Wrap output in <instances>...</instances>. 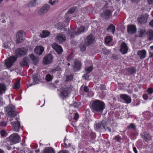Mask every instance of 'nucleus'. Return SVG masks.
Instances as JSON below:
<instances>
[{
    "mask_svg": "<svg viewBox=\"0 0 153 153\" xmlns=\"http://www.w3.org/2000/svg\"><path fill=\"white\" fill-rule=\"evenodd\" d=\"M5 110L8 115L7 119L10 121H12L14 119L15 120L10 123L13 130L19 132L20 127V122L18 117H15L16 113L15 111V107L13 105H10L5 108Z\"/></svg>",
    "mask_w": 153,
    "mask_h": 153,
    "instance_id": "1",
    "label": "nucleus"
},
{
    "mask_svg": "<svg viewBox=\"0 0 153 153\" xmlns=\"http://www.w3.org/2000/svg\"><path fill=\"white\" fill-rule=\"evenodd\" d=\"M80 106V103L76 102H74L72 105H70L67 117L69 121L75 122L77 121L79 117V115L75 110H73V109L75 108L78 109L79 108Z\"/></svg>",
    "mask_w": 153,
    "mask_h": 153,
    "instance_id": "2",
    "label": "nucleus"
},
{
    "mask_svg": "<svg viewBox=\"0 0 153 153\" xmlns=\"http://www.w3.org/2000/svg\"><path fill=\"white\" fill-rule=\"evenodd\" d=\"M91 107L93 110L102 113L105 108V105L102 101L99 100H96L93 102Z\"/></svg>",
    "mask_w": 153,
    "mask_h": 153,
    "instance_id": "3",
    "label": "nucleus"
},
{
    "mask_svg": "<svg viewBox=\"0 0 153 153\" xmlns=\"http://www.w3.org/2000/svg\"><path fill=\"white\" fill-rule=\"evenodd\" d=\"M65 85L62 84L59 86L58 91H59L60 92L59 94V97L62 99L66 98L68 96L69 94V89L64 87Z\"/></svg>",
    "mask_w": 153,
    "mask_h": 153,
    "instance_id": "4",
    "label": "nucleus"
},
{
    "mask_svg": "<svg viewBox=\"0 0 153 153\" xmlns=\"http://www.w3.org/2000/svg\"><path fill=\"white\" fill-rule=\"evenodd\" d=\"M108 122H106L105 120H102L100 123H96L94 125V128L96 131H98L100 130L102 128V125L103 128L106 131H108L109 132L111 131V129L108 126Z\"/></svg>",
    "mask_w": 153,
    "mask_h": 153,
    "instance_id": "5",
    "label": "nucleus"
},
{
    "mask_svg": "<svg viewBox=\"0 0 153 153\" xmlns=\"http://www.w3.org/2000/svg\"><path fill=\"white\" fill-rule=\"evenodd\" d=\"M9 139L10 142L16 144L19 142L20 137L17 133H14L9 136Z\"/></svg>",
    "mask_w": 153,
    "mask_h": 153,
    "instance_id": "6",
    "label": "nucleus"
},
{
    "mask_svg": "<svg viewBox=\"0 0 153 153\" xmlns=\"http://www.w3.org/2000/svg\"><path fill=\"white\" fill-rule=\"evenodd\" d=\"M16 59V57L14 56H10L5 61V64L7 68H10Z\"/></svg>",
    "mask_w": 153,
    "mask_h": 153,
    "instance_id": "7",
    "label": "nucleus"
},
{
    "mask_svg": "<svg viewBox=\"0 0 153 153\" xmlns=\"http://www.w3.org/2000/svg\"><path fill=\"white\" fill-rule=\"evenodd\" d=\"M25 33L23 31H19L16 35V42L17 43L22 42L25 39Z\"/></svg>",
    "mask_w": 153,
    "mask_h": 153,
    "instance_id": "8",
    "label": "nucleus"
},
{
    "mask_svg": "<svg viewBox=\"0 0 153 153\" xmlns=\"http://www.w3.org/2000/svg\"><path fill=\"white\" fill-rule=\"evenodd\" d=\"M53 57L51 54H49L44 56L43 61L44 64L47 65L51 64L52 62Z\"/></svg>",
    "mask_w": 153,
    "mask_h": 153,
    "instance_id": "9",
    "label": "nucleus"
},
{
    "mask_svg": "<svg viewBox=\"0 0 153 153\" xmlns=\"http://www.w3.org/2000/svg\"><path fill=\"white\" fill-rule=\"evenodd\" d=\"M76 8L75 7H72L68 10V12L65 14V22L67 23H68L69 22V20L70 19L71 16V14L74 13L75 11Z\"/></svg>",
    "mask_w": 153,
    "mask_h": 153,
    "instance_id": "10",
    "label": "nucleus"
},
{
    "mask_svg": "<svg viewBox=\"0 0 153 153\" xmlns=\"http://www.w3.org/2000/svg\"><path fill=\"white\" fill-rule=\"evenodd\" d=\"M27 52V50L24 48H18L15 52L16 56H22L25 54Z\"/></svg>",
    "mask_w": 153,
    "mask_h": 153,
    "instance_id": "11",
    "label": "nucleus"
},
{
    "mask_svg": "<svg viewBox=\"0 0 153 153\" xmlns=\"http://www.w3.org/2000/svg\"><path fill=\"white\" fill-rule=\"evenodd\" d=\"M112 13L110 10L107 9L101 14V16L104 19H108L111 16Z\"/></svg>",
    "mask_w": 153,
    "mask_h": 153,
    "instance_id": "12",
    "label": "nucleus"
},
{
    "mask_svg": "<svg viewBox=\"0 0 153 153\" xmlns=\"http://www.w3.org/2000/svg\"><path fill=\"white\" fill-rule=\"evenodd\" d=\"M52 47L55 50L58 54H61L63 51L61 47L56 43H53L52 45Z\"/></svg>",
    "mask_w": 153,
    "mask_h": 153,
    "instance_id": "13",
    "label": "nucleus"
},
{
    "mask_svg": "<svg viewBox=\"0 0 153 153\" xmlns=\"http://www.w3.org/2000/svg\"><path fill=\"white\" fill-rule=\"evenodd\" d=\"M80 92L81 93L82 91L83 92V91H84L85 93H89L90 94H87L88 96L90 97H92L94 95V93L91 91H89V89L88 87L86 86H82L80 88Z\"/></svg>",
    "mask_w": 153,
    "mask_h": 153,
    "instance_id": "14",
    "label": "nucleus"
},
{
    "mask_svg": "<svg viewBox=\"0 0 153 153\" xmlns=\"http://www.w3.org/2000/svg\"><path fill=\"white\" fill-rule=\"evenodd\" d=\"M94 36L91 34L88 35L85 40V45H88L93 42L94 40Z\"/></svg>",
    "mask_w": 153,
    "mask_h": 153,
    "instance_id": "15",
    "label": "nucleus"
},
{
    "mask_svg": "<svg viewBox=\"0 0 153 153\" xmlns=\"http://www.w3.org/2000/svg\"><path fill=\"white\" fill-rule=\"evenodd\" d=\"M56 39V41L59 43H62L66 40L65 36L62 33L57 34Z\"/></svg>",
    "mask_w": 153,
    "mask_h": 153,
    "instance_id": "16",
    "label": "nucleus"
},
{
    "mask_svg": "<svg viewBox=\"0 0 153 153\" xmlns=\"http://www.w3.org/2000/svg\"><path fill=\"white\" fill-rule=\"evenodd\" d=\"M128 48L125 42H123L121 45L120 51L123 54L127 53Z\"/></svg>",
    "mask_w": 153,
    "mask_h": 153,
    "instance_id": "17",
    "label": "nucleus"
},
{
    "mask_svg": "<svg viewBox=\"0 0 153 153\" xmlns=\"http://www.w3.org/2000/svg\"><path fill=\"white\" fill-rule=\"evenodd\" d=\"M137 28L134 25H129L127 27V32L130 34L135 33L136 31Z\"/></svg>",
    "mask_w": 153,
    "mask_h": 153,
    "instance_id": "18",
    "label": "nucleus"
},
{
    "mask_svg": "<svg viewBox=\"0 0 153 153\" xmlns=\"http://www.w3.org/2000/svg\"><path fill=\"white\" fill-rule=\"evenodd\" d=\"M93 67L92 66L85 68V69L87 74H84L82 76L83 79L87 80H89L88 74L90 73L93 69Z\"/></svg>",
    "mask_w": 153,
    "mask_h": 153,
    "instance_id": "19",
    "label": "nucleus"
},
{
    "mask_svg": "<svg viewBox=\"0 0 153 153\" xmlns=\"http://www.w3.org/2000/svg\"><path fill=\"white\" fill-rule=\"evenodd\" d=\"M81 62L78 60H75L73 66V69L75 71H77L81 69Z\"/></svg>",
    "mask_w": 153,
    "mask_h": 153,
    "instance_id": "20",
    "label": "nucleus"
},
{
    "mask_svg": "<svg viewBox=\"0 0 153 153\" xmlns=\"http://www.w3.org/2000/svg\"><path fill=\"white\" fill-rule=\"evenodd\" d=\"M120 97L124 100L127 103H129L131 102V100L130 97L126 94H121Z\"/></svg>",
    "mask_w": 153,
    "mask_h": 153,
    "instance_id": "21",
    "label": "nucleus"
},
{
    "mask_svg": "<svg viewBox=\"0 0 153 153\" xmlns=\"http://www.w3.org/2000/svg\"><path fill=\"white\" fill-rule=\"evenodd\" d=\"M44 51V48L42 46H36L34 49L35 53L38 55H41Z\"/></svg>",
    "mask_w": 153,
    "mask_h": 153,
    "instance_id": "22",
    "label": "nucleus"
},
{
    "mask_svg": "<svg viewBox=\"0 0 153 153\" xmlns=\"http://www.w3.org/2000/svg\"><path fill=\"white\" fill-rule=\"evenodd\" d=\"M137 54L140 59H143L146 56V52L145 50L139 51Z\"/></svg>",
    "mask_w": 153,
    "mask_h": 153,
    "instance_id": "23",
    "label": "nucleus"
},
{
    "mask_svg": "<svg viewBox=\"0 0 153 153\" xmlns=\"http://www.w3.org/2000/svg\"><path fill=\"white\" fill-rule=\"evenodd\" d=\"M50 9V7L47 4H45L42 8H41L39 11V13L41 14L47 12Z\"/></svg>",
    "mask_w": 153,
    "mask_h": 153,
    "instance_id": "24",
    "label": "nucleus"
},
{
    "mask_svg": "<svg viewBox=\"0 0 153 153\" xmlns=\"http://www.w3.org/2000/svg\"><path fill=\"white\" fill-rule=\"evenodd\" d=\"M7 89L6 86L4 84L0 83V95L4 94Z\"/></svg>",
    "mask_w": 153,
    "mask_h": 153,
    "instance_id": "25",
    "label": "nucleus"
},
{
    "mask_svg": "<svg viewBox=\"0 0 153 153\" xmlns=\"http://www.w3.org/2000/svg\"><path fill=\"white\" fill-rule=\"evenodd\" d=\"M143 115L146 119H148L152 117L153 115L150 112L146 111L143 113Z\"/></svg>",
    "mask_w": 153,
    "mask_h": 153,
    "instance_id": "26",
    "label": "nucleus"
},
{
    "mask_svg": "<svg viewBox=\"0 0 153 153\" xmlns=\"http://www.w3.org/2000/svg\"><path fill=\"white\" fill-rule=\"evenodd\" d=\"M29 62V59L28 57H25L23 61L20 63L21 67H22L27 65Z\"/></svg>",
    "mask_w": 153,
    "mask_h": 153,
    "instance_id": "27",
    "label": "nucleus"
},
{
    "mask_svg": "<svg viewBox=\"0 0 153 153\" xmlns=\"http://www.w3.org/2000/svg\"><path fill=\"white\" fill-rule=\"evenodd\" d=\"M42 153H54V152L52 148L49 147L45 148Z\"/></svg>",
    "mask_w": 153,
    "mask_h": 153,
    "instance_id": "28",
    "label": "nucleus"
},
{
    "mask_svg": "<svg viewBox=\"0 0 153 153\" xmlns=\"http://www.w3.org/2000/svg\"><path fill=\"white\" fill-rule=\"evenodd\" d=\"M50 32L48 31L43 30L40 33V36L42 37L45 38L47 37L50 35Z\"/></svg>",
    "mask_w": 153,
    "mask_h": 153,
    "instance_id": "29",
    "label": "nucleus"
},
{
    "mask_svg": "<svg viewBox=\"0 0 153 153\" xmlns=\"http://www.w3.org/2000/svg\"><path fill=\"white\" fill-rule=\"evenodd\" d=\"M107 30L108 32H111L114 34L115 30V27L112 24H111L107 28Z\"/></svg>",
    "mask_w": 153,
    "mask_h": 153,
    "instance_id": "30",
    "label": "nucleus"
},
{
    "mask_svg": "<svg viewBox=\"0 0 153 153\" xmlns=\"http://www.w3.org/2000/svg\"><path fill=\"white\" fill-rule=\"evenodd\" d=\"M37 76L36 74H33L32 75V77L33 83V85H35L38 83L40 81L39 79L37 78Z\"/></svg>",
    "mask_w": 153,
    "mask_h": 153,
    "instance_id": "31",
    "label": "nucleus"
},
{
    "mask_svg": "<svg viewBox=\"0 0 153 153\" xmlns=\"http://www.w3.org/2000/svg\"><path fill=\"white\" fill-rule=\"evenodd\" d=\"M85 30V27L82 26H81L78 29L77 32H75V34L76 35H79L82 32H84Z\"/></svg>",
    "mask_w": 153,
    "mask_h": 153,
    "instance_id": "32",
    "label": "nucleus"
},
{
    "mask_svg": "<svg viewBox=\"0 0 153 153\" xmlns=\"http://www.w3.org/2000/svg\"><path fill=\"white\" fill-rule=\"evenodd\" d=\"M143 138L146 141L148 142L151 140L152 137L149 134L146 133L144 134Z\"/></svg>",
    "mask_w": 153,
    "mask_h": 153,
    "instance_id": "33",
    "label": "nucleus"
},
{
    "mask_svg": "<svg viewBox=\"0 0 153 153\" xmlns=\"http://www.w3.org/2000/svg\"><path fill=\"white\" fill-rule=\"evenodd\" d=\"M66 137H65V138L64 139V144L65 146V147L66 148H68L69 147H70L73 150H74L75 149V147L74 146H73V145H71L70 143H68V144L65 141L66 139Z\"/></svg>",
    "mask_w": 153,
    "mask_h": 153,
    "instance_id": "34",
    "label": "nucleus"
},
{
    "mask_svg": "<svg viewBox=\"0 0 153 153\" xmlns=\"http://www.w3.org/2000/svg\"><path fill=\"white\" fill-rule=\"evenodd\" d=\"M54 27L55 28L61 30L64 27V25L60 22H59L55 25Z\"/></svg>",
    "mask_w": 153,
    "mask_h": 153,
    "instance_id": "35",
    "label": "nucleus"
},
{
    "mask_svg": "<svg viewBox=\"0 0 153 153\" xmlns=\"http://www.w3.org/2000/svg\"><path fill=\"white\" fill-rule=\"evenodd\" d=\"M147 19V17L144 18L143 16L140 17L138 19V21L141 23H146Z\"/></svg>",
    "mask_w": 153,
    "mask_h": 153,
    "instance_id": "36",
    "label": "nucleus"
},
{
    "mask_svg": "<svg viewBox=\"0 0 153 153\" xmlns=\"http://www.w3.org/2000/svg\"><path fill=\"white\" fill-rule=\"evenodd\" d=\"M147 34L148 36L149 39L151 40L153 39V31L150 30L147 31Z\"/></svg>",
    "mask_w": 153,
    "mask_h": 153,
    "instance_id": "37",
    "label": "nucleus"
},
{
    "mask_svg": "<svg viewBox=\"0 0 153 153\" xmlns=\"http://www.w3.org/2000/svg\"><path fill=\"white\" fill-rule=\"evenodd\" d=\"M73 17H76V18L78 19L79 22H82V19L84 18V16H82L81 14L78 15H73Z\"/></svg>",
    "mask_w": 153,
    "mask_h": 153,
    "instance_id": "38",
    "label": "nucleus"
},
{
    "mask_svg": "<svg viewBox=\"0 0 153 153\" xmlns=\"http://www.w3.org/2000/svg\"><path fill=\"white\" fill-rule=\"evenodd\" d=\"M36 5V0H33L28 4L29 7L35 6Z\"/></svg>",
    "mask_w": 153,
    "mask_h": 153,
    "instance_id": "39",
    "label": "nucleus"
},
{
    "mask_svg": "<svg viewBox=\"0 0 153 153\" xmlns=\"http://www.w3.org/2000/svg\"><path fill=\"white\" fill-rule=\"evenodd\" d=\"M11 44V42H5L4 45L3 46L6 48H9L10 47Z\"/></svg>",
    "mask_w": 153,
    "mask_h": 153,
    "instance_id": "40",
    "label": "nucleus"
},
{
    "mask_svg": "<svg viewBox=\"0 0 153 153\" xmlns=\"http://www.w3.org/2000/svg\"><path fill=\"white\" fill-rule=\"evenodd\" d=\"M111 38L110 36H107L105 39V42L107 44H109L111 40Z\"/></svg>",
    "mask_w": 153,
    "mask_h": 153,
    "instance_id": "41",
    "label": "nucleus"
},
{
    "mask_svg": "<svg viewBox=\"0 0 153 153\" xmlns=\"http://www.w3.org/2000/svg\"><path fill=\"white\" fill-rule=\"evenodd\" d=\"M110 52V51L109 50L105 48H103L102 51V52L105 55H108L109 54Z\"/></svg>",
    "mask_w": 153,
    "mask_h": 153,
    "instance_id": "42",
    "label": "nucleus"
},
{
    "mask_svg": "<svg viewBox=\"0 0 153 153\" xmlns=\"http://www.w3.org/2000/svg\"><path fill=\"white\" fill-rule=\"evenodd\" d=\"M1 135L3 137H6L7 135V133L5 130L2 129L0 131Z\"/></svg>",
    "mask_w": 153,
    "mask_h": 153,
    "instance_id": "43",
    "label": "nucleus"
},
{
    "mask_svg": "<svg viewBox=\"0 0 153 153\" xmlns=\"http://www.w3.org/2000/svg\"><path fill=\"white\" fill-rule=\"evenodd\" d=\"M128 129L132 128L134 130H135L136 127L135 125L133 123H130V125L127 126Z\"/></svg>",
    "mask_w": 153,
    "mask_h": 153,
    "instance_id": "44",
    "label": "nucleus"
},
{
    "mask_svg": "<svg viewBox=\"0 0 153 153\" xmlns=\"http://www.w3.org/2000/svg\"><path fill=\"white\" fill-rule=\"evenodd\" d=\"M58 2V0H49V3L51 5H54L56 3H57Z\"/></svg>",
    "mask_w": 153,
    "mask_h": 153,
    "instance_id": "45",
    "label": "nucleus"
},
{
    "mask_svg": "<svg viewBox=\"0 0 153 153\" xmlns=\"http://www.w3.org/2000/svg\"><path fill=\"white\" fill-rule=\"evenodd\" d=\"M29 56L33 61L36 62V59L33 54H30Z\"/></svg>",
    "mask_w": 153,
    "mask_h": 153,
    "instance_id": "46",
    "label": "nucleus"
},
{
    "mask_svg": "<svg viewBox=\"0 0 153 153\" xmlns=\"http://www.w3.org/2000/svg\"><path fill=\"white\" fill-rule=\"evenodd\" d=\"M20 86V84L19 82H17L15 83L13 86V88L15 89H17L19 88Z\"/></svg>",
    "mask_w": 153,
    "mask_h": 153,
    "instance_id": "47",
    "label": "nucleus"
},
{
    "mask_svg": "<svg viewBox=\"0 0 153 153\" xmlns=\"http://www.w3.org/2000/svg\"><path fill=\"white\" fill-rule=\"evenodd\" d=\"M45 78L46 80L48 81H51L52 79V76L49 74L47 75L46 76Z\"/></svg>",
    "mask_w": 153,
    "mask_h": 153,
    "instance_id": "48",
    "label": "nucleus"
},
{
    "mask_svg": "<svg viewBox=\"0 0 153 153\" xmlns=\"http://www.w3.org/2000/svg\"><path fill=\"white\" fill-rule=\"evenodd\" d=\"M147 92L149 95H151L153 93V89L151 88H149L147 89Z\"/></svg>",
    "mask_w": 153,
    "mask_h": 153,
    "instance_id": "49",
    "label": "nucleus"
},
{
    "mask_svg": "<svg viewBox=\"0 0 153 153\" xmlns=\"http://www.w3.org/2000/svg\"><path fill=\"white\" fill-rule=\"evenodd\" d=\"M68 36H70L71 38H73L74 37V33L71 30H69L68 31Z\"/></svg>",
    "mask_w": 153,
    "mask_h": 153,
    "instance_id": "50",
    "label": "nucleus"
},
{
    "mask_svg": "<svg viewBox=\"0 0 153 153\" xmlns=\"http://www.w3.org/2000/svg\"><path fill=\"white\" fill-rule=\"evenodd\" d=\"M115 140L118 142H120L121 140V137L119 135L116 136L114 137Z\"/></svg>",
    "mask_w": 153,
    "mask_h": 153,
    "instance_id": "51",
    "label": "nucleus"
},
{
    "mask_svg": "<svg viewBox=\"0 0 153 153\" xmlns=\"http://www.w3.org/2000/svg\"><path fill=\"white\" fill-rule=\"evenodd\" d=\"M73 78V76L72 75H70L69 76H67L66 77V80L69 81L71 80Z\"/></svg>",
    "mask_w": 153,
    "mask_h": 153,
    "instance_id": "52",
    "label": "nucleus"
},
{
    "mask_svg": "<svg viewBox=\"0 0 153 153\" xmlns=\"http://www.w3.org/2000/svg\"><path fill=\"white\" fill-rule=\"evenodd\" d=\"M60 69V68L59 66L56 67L55 69H53L51 70V73H54L56 71H59Z\"/></svg>",
    "mask_w": 153,
    "mask_h": 153,
    "instance_id": "53",
    "label": "nucleus"
},
{
    "mask_svg": "<svg viewBox=\"0 0 153 153\" xmlns=\"http://www.w3.org/2000/svg\"><path fill=\"white\" fill-rule=\"evenodd\" d=\"M80 48V50L82 51H85L86 49V46L85 45H80L79 46Z\"/></svg>",
    "mask_w": 153,
    "mask_h": 153,
    "instance_id": "54",
    "label": "nucleus"
},
{
    "mask_svg": "<svg viewBox=\"0 0 153 153\" xmlns=\"http://www.w3.org/2000/svg\"><path fill=\"white\" fill-rule=\"evenodd\" d=\"M128 71L130 74H133L135 72V70L134 68H130L128 69Z\"/></svg>",
    "mask_w": 153,
    "mask_h": 153,
    "instance_id": "55",
    "label": "nucleus"
},
{
    "mask_svg": "<svg viewBox=\"0 0 153 153\" xmlns=\"http://www.w3.org/2000/svg\"><path fill=\"white\" fill-rule=\"evenodd\" d=\"M7 149L10 150L11 149V147L9 145H8V144H6L4 146Z\"/></svg>",
    "mask_w": 153,
    "mask_h": 153,
    "instance_id": "56",
    "label": "nucleus"
},
{
    "mask_svg": "<svg viewBox=\"0 0 153 153\" xmlns=\"http://www.w3.org/2000/svg\"><path fill=\"white\" fill-rule=\"evenodd\" d=\"M144 31H143V30H140L139 31V33H140L139 35V36L140 37L142 36L144 34Z\"/></svg>",
    "mask_w": 153,
    "mask_h": 153,
    "instance_id": "57",
    "label": "nucleus"
},
{
    "mask_svg": "<svg viewBox=\"0 0 153 153\" xmlns=\"http://www.w3.org/2000/svg\"><path fill=\"white\" fill-rule=\"evenodd\" d=\"M7 125V123L5 121H2L1 123V126H6Z\"/></svg>",
    "mask_w": 153,
    "mask_h": 153,
    "instance_id": "58",
    "label": "nucleus"
},
{
    "mask_svg": "<svg viewBox=\"0 0 153 153\" xmlns=\"http://www.w3.org/2000/svg\"><path fill=\"white\" fill-rule=\"evenodd\" d=\"M143 98L144 100H147L148 99V96L146 94H144L143 95Z\"/></svg>",
    "mask_w": 153,
    "mask_h": 153,
    "instance_id": "59",
    "label": "nucleus"
},
{
    "mask_svg": "<svg viewBox=\"0 0 153 153\" xmlns=\"http://www.w3.org/2000/svg\"><path fill=\"white\" fill-rule=\"evenodd\" d=\"M59 153H69L66 150L61 151Z\"/></svg>",
    "mask_w": 153,
    "mask_h": 153,
    "instance_id": "60",
    "label": "nucleus"
},
{
    "mask_svg": "<svg viewBox=\"0 0 153 153\" xmlns=\"http://www.w3.org/2000/svg\"><path fill=\"white\" fill-rule=\"evenodd\" d=\"M148 2L149 4H153V0H148Z\"/></svg>",
    "mask_w": 153,
    "mask_h": 153,
    "instance_id": "61",
    "label": "nucleus"
},
{
    "mask_svg": "<svg viewBox=\"0 0 153 153\" xmlns=\"http://www.w3.org/2000/svg\"><path fill=\"white\" fill-rule=\"evenodd\" d=\"M133 150L135 153H138L135 147H133Z\"/></svg>",
    "mask_w": 153,
    "mask_h": 153,
    "instance_id": "62",
    "label": "nucleus"
},
{
    "mask_svg": "<svg viewBox=\"0 0 153 153\" xmlns=\"http://www.w3.org/2000/svg\"><path fill=\"white\" fill-rule=\"evenodd\" d=\"M26 149L27 150H26V151H27V153H33V152L30 149H29L27 148Z\"/></svg>",
    "mask_w": 153,
    "mask_h": 153,
    "instance_id": "63",
    "label": "nucleus"
},
{
    "mask_svg": "<svg viewBox=\"0 0 153 153\" xmlns=\"http://www.w3.org/2000/svg\"><path fill=\"white\" fill-rule=\"evenodd\" d=\"M149 24L150 25L153 27V19L150 22Z\"/></svg>",
    "mask_w": 153,
    "mask_h": 153,
    "instance_id": "64",
    "label": "nucleus"
}]
</instances>
